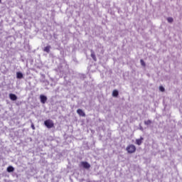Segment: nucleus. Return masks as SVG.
<instances>
[{
  "label": "nucleus",
  "instance_id": "obj_1",
  "mask_svg": "<svg viewBox=\"0 0 182 182\" xmlns=\"http://www.w3.org/2000/svg\"><path fill=\"white\" fill-rule=\"evenodd\" d=\"M44 124L47 129H52L55 126L53 121L52 119H47L44 122Z\"/></svg>",
  "mask_w": 182,
  "mask_h": 182
},
{
  "label": "nucleus",
  "instance_id": "obj_2",
  "mask_svg": "<svg viewBox=\"0 0 182 182\" xmlns=\"http://www.w3.org/2000/svg\"><path fill=\"white\" fill-rule=\"evenodd\" d=\"M79 166L81 168H85V170H89V168H90V164H89L87 161H81L79 164Z\"/></svg>",
  "mask_w": 182,
  "mask_h": 182
},
{
  "label": "nucleus",
  "instance_id": "obj_3",
  "mask_svg": "<svg viewBox=\"0 0 182 182\" xmlns=\"http://www.w3.org/2000/svg\"><path fill=\"white\" fill-rule=\"evenodd\" d=\"M126 150L129 154H132L136 151V146L131 144L127 147Z\"/></svg>",
  "mask_w": 182,
  "mask_h": 182
},
{
  "label": "nucleus",
  "instance_id": "obj_4",
  "mask_svg": "<svg viewBox=\"0 0 182 182\" xmlns=\"http://www.w3.org/2000/svg\"><path fill=\"white\" fill-rule=\"evenodd\" d=\"M40 100L43 105H45V103H46V100H48V97L43 95H40Z\"/></svg>",
  "mask_w": 182,
  "mask_h": 182
},
{
  "label": "nucleus",
  "instance_id": "obj_5",
  "mask_svg": "<svg viewBox=\"0 0 182 182\" xmlns=\"http://www.w3.org/2000/svg\"><path fill=\"white\" fill-rule=\"evenodd\" d=\"M9 98L11 99V100H13L14 102L18 100V97L15 94H9Z\"/></svg>",
  "mask_w": 182,
  "mask_h": 182
},
{
  "label": "nucleus",
  "instance_id": "obj_6",
  "mask_svg": "<svg viewBox=\"0 0 182 182\" xmlns=\"http://www.w3.org/2000/svg\"><path fill=\"white\" fill-rule=\"evenodd\" d=\"M77 113L80 115L82 116V117H85L86 116V114L83 112V110L78 109L77 110Z\"/></svg>",
  "mask_w": 182,
  "mask_h": 182
},
{
  "label": "nucleus",
  "instance_id": "obj_7",
  "mask_svg": "<svg viewBox=\"0 0 182 182\" xmlns=\"http://www.w3.org/2000/svg\"><path fill=\"white\" fill-rule=\"evenodd\" d=\"M143 140H144V139H143V137L141 136L140 139L136 140V144L138 146H141V144L143 143Z\"/></svg>",
  "mask_w": 182,
  "mask_h": 182
},
{
  "label": "nucleus",
  "instance_id": "obj_8",
  "mask_svg": "<svg viewBox=\"0 0 182 182\" xmlns=\"http://www.w3.org/2000/svg\"><path fill=\"white\" fill-rule=\"evenodd\" d=\"M6 170L8 173H14V171H15V168H14V166H9V167H7Z\"/></svg>",
  "mask_w": 182,
  "mask_h": 182
},
{
  "label": "nucleus",
  "instance_id": "obj_9",
  "mask_svg": "<svg viewBox=\"0 0 182 182\" xmlns=\"http://www.w3.org/2000/svg\"><path fill=\"white\" fill-rule=\"evenodd\" d=\"M50 49H52V47L50 46H47L43 48V51L46 52V53H49V52H50Z\"/></svg>",
  "mask_w": 182,
  "mask_h": 182
},
{
  "label": "nucleus",
  "instance_id": "obj_10",
  "mask_svg": "<svg viewBox=\"0 0 182 182\" xmlns=\"http://www.w3.org/2000/svg\"><path fill=\"white\" fill-rule=\"evenodd\" d=\"M16 77H17V79H22V77H23V74H22V73H21V72H17Z\"/></svg>",
  "mask_w": 182,
  "mask_h": 182
},
{
  "label": "nucleus",
  "instance_id": "obj_11",
  "mask_svg": "<svg viewBox=\"0 0 182 182\" xmlns=\"http://www.w3.org/2000/svg\"><path fill=\"white\" fill-rule=\"evenodd\" d=\"M112 96L114 97H117V96H119V91L114 90L113 92H112Z\"/></svg>",
  "mask_w": 182,
  "mask_h": 182
},
{
  "label": "nucleus",
  "instance_id": "obj_12",
  "mask_svg": "<svg viewBox=\"0 0 182 182\" xmlns=\"http://www.w3.org/2000/svg\"><path fill=\"white\" fill-rule=\"evenodd\" d=\"M151 124V120L150 119L147 121H144V124H146V126H150Z\"/></svg>",
  "mask_w": 182,
  "mask_h": 182
},
{
  "label": "nucleus",
  "instance_id": "obj_13",
  "mask_svg": "<svg viewBox=\"0 0 182 182\" xmlns=\"http://www.w3.org/2000/svg\"><path fill=\"white\" fill-rule=\"evenodd\" d=\"M91 58H92L93 60H96V55H95V53L91 51Z\"/></svg>",
  "mask_w": 182,
  "mask_h": 182
},
{
  "label": "nucleus",
  "instance_id": "obj_14",
  "mask_svg": "<svg viewBox=\"0 0 182 182\" xmlns=\"http://www.w3.org/2000/svg\"><path fill=\"white\" fill-rule=\"evenodd\" d=\"M167 21H168V22L169 23H171L173 22V18H171V17H168V18H167Z\"/></svg>",
  "mask_w": 182,
  "mask_h": 182
},
{
  "label": "nucleus",
  "instance_id": "obj_15",
  "mask_svg": "<svg viewBox=\"0 0 182 182\" xmlns=\"http://www.w3.org/2000/svg\"><path fill=\"white\" fill-rule=\"evenodd\" d=\"M140 62H141V65L142 66H146V63H144V60H141Z\"/></svg>",
  "mask_w": 182,
  "mask_h": 182
},
{
  "label": "nucleus",
  "instance_id": "obj_16",
  "mask_svg": "<svg viewBox=\"0 0 182 182\" xmlns=\"http://www.w3.org/2000/svg\"><path fill=\"white\" fill-rule=\"evenodd\" d=\"M159 90L161 92H164V87H162V86L159 87Z\"/></svg>",
  "mask_w": 182,
  "mask_h": 182
},
{
  "label": "nucleus",
  "instance_id": "obj_17",
  "mask_svg": "<svg viewBox=\"0 0 182 182\" xmlns=\"http://www.w3.org/2000/svg\"><path fill=\"white\" fill-rule=\"evenodd\" d=\"M31 129H33V130H35V125H33V124H31Z\"/></svg>",
  "mask_w": 182,
  "mask_h": 182
},
{
  "label": "nucleus",
  "instance_id": "obj_18",
  "mask_svg": "<svg viewBox=\"0 0 182 182\" xmlns=\"http://www.w3.org/2000/svg\"><path fill=\"white\" fill-rule=\"evenodd\" d=\"M140 130H143V128H140Z\"/></svg>",
  "mask_w": 182,
  "mask_h": 182
},
{
  "label": "nucleus",
  "instance_id": "obj_19",
  "mask_svg": "<svg viewBox=\"0 0 182 182\" xmlns=\"http://www.w3.org/2000/svg\"><path fill=\"white\" fill-rule=\"evenodd\" d=\"M0 3H1V0H0Z\"/></svg>",
  "mask_w": 182,
  "mask_h": 182
}]
</instances>
